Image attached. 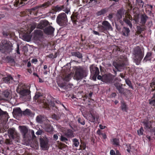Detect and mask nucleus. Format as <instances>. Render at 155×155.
<instances>
[{
  "label": "nucleus",
  "instance_id": "1",
  "mask_svg": "<svg viewBox=\"0 0 155 155\" xmlns=\"http://www.w3.org/2000/svg\"><path fill=\"white\" fill-rule=\"evenodd\" d=\"M30 85L27 84L19 83L17 87V92L18 93L22 98L28 100L31 97Z\"/></svg>",
  "mask_w": 155,
  "mask_h": 155
},
{
  "label": "nucleus",
  "instance_id": "2",
  "mask_svg": "<svg viewBox=\"0 0 155 155\" xmlns=\"http://www.w3.org/2000/svg\"><path fill=\"white\" fill-rule=\"evenodd\" d=\"M127 62V58L125 55L120 56L119 58V61L116 63L115 66L116 69H113L112 72L116 75L117 71H121V70L124 68Z\"/></svg>",
  "mask_w": 155,
  "mask_h": 155
},
{
  "label": "nucleus",
  "instance_id": "3",
  "mask_svg": "<svg viewBox=\"0 0 155 155\" xmlns=\"http://www.w3.org/2000/svg\"><path fill=\"white\" fill-rule=\"evenodd\" d=\"M87 75V71L85 68L82 67L78 66L75 69L74 78L76 80H79L85 78Z\"/></svg>",
  "mask_w": 155,
  "mask_h": 155
},
{
  "label": "nucleus",
  "instance_id": "4",
  "mask_svg": "<svg viewBox=\"0 0 155 155\" xmlns=\"http://www.w3.org/2000/svg\"><path fill=\"white\" fill-rule=\"evenodd\" d=\"M134 60L136 64L138 65L140 62L144 55V51L139 46L136 47L134 50Z\"/></svg>",
  "mask_w": 155,
  "mask_h": 155
},
{
  "label": "nucleus",
  "instance_id": "5",
  "mask_svg": "<svg viewBox=\"0 0 155 155\" xmlns=\"http://www.w3.org/2000/svg\"><path fill=\"white\" fill-rule=\"evenodd\" d=\"M12 45L9 41L4 40L0 43V50L2 53H10L13 50Z\"/></svg>",
  "mask_w": 155,
  "mask_h": 155
},
{
  "label": "nucleus",
  "instance_id": "6",
  "mask_svg": "<svg viewBox=\"0 0 155 155\" xmlns=\"http://www.w3.org/2000/svg\"><path fill=\"white\" fill-rule=\"evenodd\" d=\"M99 31L106 33L108 31H111L113 28L111 24L107 21H104L102 22V25H99L97 27Z\"/></svg>",
  "mask_w": 155,
  "mask_h": 155
},
{
  "label": "nucleus",
  "instance_id": "7",
  "mask_svg": "<svg viewBox=\"0 0 155 155\" xmlns=\"http://www.w3.org/2000/svg\"><path fill=\"white\" fill-rule=\"evenodd\" d=\"M68 21L66 15L64 12L58 15L56 18V22L60 26L65 27Z\"/></svg>",
  "mask_w": 155,
  "mask_h": 155
},
{
  "label": "nucleus",
  "instance_id": "8",
  "mask_svg": "<svg viewBox=\"0 0 155 155\" xmlns=\"http://www.w3.org/2000/svg\"><path fill=\"white\" fill-rule=\"evenodd\" d=\"M8 136L9 138L15 141V143H19L20 137L16 130L14 129H10L8 130Z\"/></svg>",
  "mask_w": 155,
  "mask_h": 155
},
{
  "label": "nucleus",
  "instance_id": "9",
  "mask_svg": "<svg viewBox=\"0 0 155 155\" xmlns=\"http://www.w3.org/2000/svg\"><path fill=\"white\" fill-rule=\"evenodd\" d=\"M91 76L92 79L94 81L96 80L97 77L99 74V68L95 66L94 64L91 65L90 67Z\"/></svg>",
  "mask_w": 155,
  "mask_h": 155
},
{
  "label": "nucleus",
  "instance_id": "10",
  "mask_svg": "<svg viewBox=\"0 0 155 155\" xmlns=\"http://www.w3.org/2000/svg\"><path fill=\"white\" fill-rule=\"evenodd\" d=\"M114 85L119 93L124 96H126V93L128 92V90L123 87L122 84L117 81L114 83Z\"/></svg>",
  "mask_w": 155,
  "mask_h": 155
},
{
  "label": "nucleus",
  "instance_id": "11",
  "mask_svg": "<svg viewBox=\"0 0 155 155\" xmlns=\"http://www.w3.org/2000/svg\"><path fill=\"white\" fill-rule=\"evenodd\" d=\"M48 139L46 138L41 137L40 139L41 147L43 150H47L48 149Z\"/></svg>",
  "mask_w": 155,
  "mask_h": 155
},
{
  "label": "nucleus",
  "instance_id": "12",
  "mask_svg": "<svg viewBox=\"0 0 155 155\" xmlns=\"http://www.w3.org/2000/svg\"><path fill=\"white\" fill-rule=\"evenodd\" d=\"M1 81L3 83L9 84H12L14 82L13 78L10 74L8 75L7 77L3 78Z\"/></svg>",
  "mask_w": 155,
  "mask_h": 155
},
{
  "label": "nucleus",
  "instance_id": "13",
  "mask_svg": "<svg viewBox=\"0 0 155 155\" xmlns=\"http://www.w3.org/2000/svg\"><path fill=\"white\" fill-rule=\"evenodd\" d=\"M114 78L110 74H104L103 75V82L111 84L113 82Z\"/></svg>",
  "mask_w": 155,
  "mask_h": 155
},
{
  "label": "nucleus",
  "instance_id": "14",
  "mask_svg": "<svg viewBox=\"0 0 155 155\" xmlns=\"http://www.w3.org/2000/svg\"><path fill=\"white\" fill-rule=\"evenodd\" d=\"M78 17V15L74 13H73L71 16V19L74 26H78L79 25L80 23L77 20Z\"/></svg>",
  "mask_w": 155,
  "mask_h": 155
},
{
  "label": "nucleus",
  "instance_id": "15",
  "mask_svg": "<svg viewBox=\"0 0 155 155\" xmlns=\"http://www.w3.org/2000/svg\"><path fill=\"white\" fill-rule=\"evenodd\" d=\"M42 35V32L40 30H35L33 35L34 39L36 41L39 40Z\"/></svg>",
  "mask_w": 155,
  "mask_h": 155
},
{
  "label": "nucleus",
  "instance_id": "16",
  "mask_svg": "<svg viewBox=\"0 0 155 155\" xmlns=\"http://www.w3.org/2000/svg\"><path fill=\"white\" fill-rule=\"evenodd\" d=\"M148 18L149 17L145 14L144 13L143 14H142L140 17V23L141 24L142 26H144Z\"/></svg>",
  "mask_w": 155,
  "mask_h": 155
},
{
  "label": "nucleus",
  "instance_id": "17",
  "mask_svg": "<svg viewBox=\"0 0 155 155\" xmlns=\"http://www.w3.org/2000/svg\"><path fill=\"white\" fill-rule=\"evenodd\" d=\"M99 116L98 115L93 114L91 112L89 116V121L91 122L94 123L96 121H97L99 119Z\"/></svg>",
  "mask_w": 155,
  "mask_h": 155
},
{
  "label": "nucleus",
  "instance_id": "18",
  "mask_svg": "<svg viewBox=\"0 0 155 155\" xmlns=\"http://www.w3.org/2000/svg\"><path fill=\"white\" fill-rule=\"evenodd\" d=\"M49 22L48 21L44 20L40 22V23L37 25V28L42 29L47 26Z\"/></svg>",
  "mask_w": 155,
  "mask_h": 155
},
{
  "label": "nucleus",
  "instance_id": "19",
  "mask_svg": "<svg viewBox=\"0 0 155 155\" xmlns=\"http://www.w3.org/2000/svg\"><path fill=\"white\" fill-rule=\"evenodd\" d=\"M54 30V28L51 26H49L45 28L44 29V32L46 34L51 35Z\"/></svg>",
  "mask_w": 155,
  "mask_h": 155
},
{
  "label": "nucleus",
  "instance_id": "20",
  "mask_svg": "<svg viewBox=\"0 0 155 155\" xmlns=\"http://www.w3.org/2000/svg\"><path fill=\"white\" fill-rule=\"evenodd\" d=\"M2 34L4 37L8 38H12L14 35V33L11 32L8 30L6 31H3Z\"/></svg>",
  "mask_w": 155,
  "mask_h": 155
},
{
  "label": "nucleus",
  "instance_id": "21",
  "mask_svg": "<svg viewBox=\"0 0 155 155\" xmlns=\"http://www.w3.org/2000/svg\"><path fill=\"white\" fill-rule=\"evenodd\" d=\"M43 128L45 131L52 133L53 131V128L51 125L49 124H45L43 126Z\"/></svg>",
  "mask_w": 155,
  "mask_h": 155
},
{
  "label": "nucleus",
  "instance_id": "22",
  "mask_svg": "<svg viewBox=\"0 0 155 155\" xmlns=\"http://www.w3.org/2000/svg\"><path fill=\"white\" fill-rule=\"evenodd\" d=\"M130 30L129 28L126 27H124L121 32L123 35L128 37L130 35Z\"/></svg>",
  "mask_w": 155,
  "mask_h": 155
},
{
  "label": "nucleus",
  "instance_id": "23",
  "mask_svg": "<svg viewBox=\"0 0 155 155\" xmlns=\"http://www.w3.org/2000/svg\"><path fill=\"white\" fill-rule=\"evenodd\" d=\"M24 138L25 137V135L28 132V128L25 126H20L19 127Z\"/></svg>",
  "mask_w": 155,
  "mask_h": 155
},
{
  "label": "nucleus",
  "instance_id": "24",
  "mask_svg": "<svg viewBox=\"0 0 155 155\" xmlns=\"http://www.w3.org/2000/svg\"><path fill=\"white\" fill-rule=\"evenodd\" d=\"M22 114L24 116H27L31 117H33L34 115L31 111L28 109H26L25 111H23Z\"/></svg>",
  "mask_w": 155,
  "mask_h": 155
},
{
  "label": "nucleus",
  "instance_id": "25",
  "mask_svg": "<svg viewBox=\"0 0 155 155\" xmlns=\"http://www.w3.org/2000/svg\"><path fill=\"white\" fill-rule=\"evenodd\" d=\"M13 112L14 115L18 116H21L22 114V111L20 107L14 108Z\"/></svg>",
  "mask_w": 155,
  "mask_h": 155
},
{
  "label": "nucleus",
  "instance_id": "26",
  "mask_svg": "<svg viewBox=\"0 0 155 155\" xmlns=\"http://www.w3.org/2000/svg\"><path fill=\"white\" fill-rule=\"evenodd\" d=\"M152 54L150 52H148L143 60V62H146L148 61H150L152 59Z\"/></svg>",
  "mask_w": 155,
  "mask_h": 155
},
{
  "label": "nucleus",
  "instance_id": "27",
  "mask_svg": "<svg viewBox=\"0 0 155 155\" xmlns=\"http://www.w3.org/2000/svg\"><path fill=\"white\" fill-rule=\"evenodd\" d=\"M151 122L149 120H146L144 121L143 123L144 126V128L146 129H149L152 127Z\"/></svg>",
  "mask_w": 155,
  "mask_h": 155
},
{
  "label": "nucleus",
  "instance_id": "28",
  "mask_svg": "<svg viewBox=\"0 0 155 155\" xmlns=\"http://www.w3.org/2000/svg\"><path fill=\"white\" fill-rule=\"evenodd\" d=\"M55 2V1L54 0H51L49 1H48L47 2H45L44 4L38 6L39 8H42L43 7H47L52 4L54 3Z\"/></svg>",
  "mask_w": 155,
  "mask_h": 155
},
{
  "label": "nucleus",
  "instance_id": "29",
  "mask_svg": "<svg viewBox=\"0 0 155 155\" xmlns=\"http://www.w3.org/2000/svg\"><path fill=\"white\" fill-rule=\"evenodd\" d=\"M71 54L72 56L77 57L79 59H81L83 57L82 54L78 51L72 52Z\"/></svg>",
  "mask_w": 155,
  "mask_h": 155
},
{
  "label": "nucleus",
  "instance_id": "30",
  "mask_svg": "<svg viewBox=\"0 0 155 155\" xmlns=\"http://www.w3.org/2000/svg\"><path fill=\"white\" fill-rule=\"evenodd\" d=\"M39 8V7H35L28 9V14H29L31 15H35L36 12L38 11V9Z\"/></svg>",
  "mask_w": 155,
  "mask_h": 155
},
{
  "label": "nucleus",
  "instance_id": "31",
  "mask_svg": "<svg viewBox=\"0 0 155 155\" xmlns=\"http://www.w3.org/2000/svg\"><path fill=\"white\" fill-rule=\"evenodd\" d=\"M27 0H15L14 2V5L15 6L18 7L20 6V5H22L23 4H25L24 2H26Z\"/></svg>",
  "mask_w": 155,
  "mask_h": 155
},
{
  "label": "nucleus",
  "instance_id": "32",
  "mask_svg": "<svg viewBox=\"0 0 155 155\" xmlns=\"http://www.w3.org/2000/svg\"><path fill=\"white\" fill-rule=\"evenodd\" d=\"M108 11V9L106 8L102 9L100 11L96 13L97 16H99L104 15Z\"/></svg>",
  "mask_w": 155,
  "mask_h": 155
},
{
  "label": "nucleus",
  "instance_id": "33",
  "mask_svg": "<svg viewBox=\"0 0 155 155\" xmlns=\"http://www.w3.org/2000/svg\"><path fill=\"white\" fill-rule=\"evenodd\" d=\"M112 142L113 145H115L116 146H120V140L119 139L117 138H114L111 140Z\"/></svg>",
  "mask_w": 155,
  "mask_h": 155
},
{
  "label": "nucleus",
  "instance_id": "34",
  "mask_svg": "<svg viewBox=\"0 0 155 155\" xmlns=\"http://www.w3.org/2000/svg\"><path fill=\"white\" fill-rule=\"evenodd\" d=\"M36 119L37 122L39 123H41L44 120V117L40 115L37 116Z\"/></svg>",
  "mask_w": 155,
  "mask_h": 155
},
{
  "label": "nucleus",
  "instance_id": "35",
  "mask_svg": "<svg viewBox=\"0 0 155 155\" xmlns=\"http://www.w3.org/2000/svg\"><path fill=\"white\" fill-rule=\"evenodd\" d=\"M120 108L122 111L126 112L127 111V105L126 103L124 101L121 102Z\"/></svg>",
  "mask_w": 155,
  "mask_h": 155
},
{
  "label": "nucleus",
  "instance_id": "36",
  "mask_svg": "<svg viewBox=\"0 0 155 155\" xmlns=\"http://www.w3.org/2000/svg\"><path fill=\"white\" fill-rule=\"evenodd\" d=\"M122 51V50L118 46H115V48L113 50V53L116 54H118L119 53Z\"/></svg>",
  "mask_w": 155,
  "mask_h": 155
},
{
  "label": "nucleus",
  "instance_id": "37",
  "mask_svg": "<svg viewBox=\"0 0 155 155\" xmlns=\"http://www.w3.org/2000/svg\"><path fill=\"white\" fill-rule=\"evenodd\" d=\"M65 135L68 137H73V133L72 131L70 129L68 130L65 133Z\"/></svg>",
  "mask_w": 155,
  "mask_h": 155
},
{
  "label": "nucleus",
  "instance_id": "38",
  "mask_svg": "<svg viewBox=\"0 0 155 155\" xmlns=\"http://www.w3.org/2000/svg\"><path fill=\"white\" fill-rule=\"evenodd\" d=\"M110 155H121V153L119 150H117L116 153L113 150H111L110 151Z\"/></svg>",
  "mask_w": 155,
  "mask_h": 155
},
{
  "label": "nucleus",
  "instance_id": "39",
  "mask_svg": "<svg viewBox=\"0 0 155 155\" xmlns=\"http://www.w3.org/2000/svg\"><path fill=\"white\" fill-rule=\"evenodd\" d=\"M130 20L127 18H124L123 19V21L124 22L129 26L130 28H131L132 25Z\"/></svg>",
  "mask_w": 155,
  "mask_h": 155
},
{
  "label": "nucleus",
  "instance_id": "40",
  "mask_svg": "<svg viewBox=\"0 0 155 155\" xmlns=\"http://www.w3.org/2000/svg\"><path fill=\"white\" fill-rule=\"evenodd\" d=\"M152 82L150 83V87L152 88V90H155V77L152 79Z\"/></svg>",
  "mask_w": 155,
  "mask_h": 155
},
{
  "label": "nucleus",
  "instance_id": "41",
  "mask_svg": "<svg viewBox=\"0 0 155 155\" xmlns=\"http://www.w3.org/2000/svg\"><path fill=\"white\" fill-rule=\"evenodd\" d=\"M73 145L76 147H77L80 144L78 140L76 138H74L72 139Z\"/></svg>",
  "mask_w": 155,
  "mask_h": 155
},
{
  "label": "nucleus",
  "instance_id": "42",
  "mask_svg": "<svg viewBox=\"0 0 155 155\" xmlns=\"http://www.w3.org/2000/svg\"><path fill=\"white\" fill-rule=\"evenodd\" d=\"M63 5L59 6L57 5L55 6L54 8L55 10L57 12L60 11L61 10L63 11Z\"/></svg>",
  "mask_w": 155,
  "mask_h": 155
},
{
  "label": "nucleus",
  "instance_id": "43",
  "mask_svg": "<svg viewBox=\"0 0 155 155\" xmlns=\"http://www.w3.org/2000/svg\"><path fill=\"white\" fill-rule=\"evenodd\" d=\"M126 83L133 90H134V87L132 84V83L130 81L129 79H127L125 80Z\"/></svg>",
  "mask_w": 155,
  "mask_h": 155
},
{
  "label": "nucleus",
  "instance_id": "44",
  "mask_svg": "<svg viewBox=\"0 0 155 155\" xmlns=\"http://www.w3.org/2000/svg\"><path fill=\"white\" fill-rule=\"evenodd\" d=\"M137 32L139 34H140L141 33V32L144 31V28L143 27H142L140 26H138L137 27Z\"/></svg>",
  "mask_w": 155,
  "mask_h": 155
},
{
  "label": "nucleus",
  "instance_id": "45",
  "mask_svg": "<svg viewBox=\"0 0 155 155\" xmlns=\"http://www.w3.org/2000/svg\"><path fill=\"white\" fill-rule=\"evenodd\" d=\"M8 115V114L6 111L2 110L0 108V117H6Z\"/></svg>",
  "mask_w": 155,
  "mask_h": 155
},
{
  "label": "nucleus",
  "instance_id": "46",
  "mask_svg": "<svg viewBox=\"0 0 155 155\" xmlns=\"http://www.w3.org/2000/svg\"><path fill=\"white\" fill-rule=\"evenodd\" d=\"M58 84L59 87H60L65 90H66V89H67V86L65 84L63 83H58Z\"/></svg>",
  "mask_w": 155,
  "mask_h": 155
},
{
  "label": "nucleus",
  "instance_id": "47",
  "mask_svg": "<svg viewBox=\"0 0 155 155\" xmlns=\"http://www.w3.org/2000/svg\"><path fill=\"white\" fill-rule=\"evenodd\" d=\"M37 26V24H33L31 26L29 33H30Z\"/></svg>",
  "mask_w": 155,
  "mask_h": 155
},
{
  "label": "nucleus",
  "instance_id": "48",
  "mask_svg": "<svg viewBox=\"0 0 155 155\" xmlns=\"http://www.w3.org/2000/svg\"><path fill=\"white\" fill-rule=\"evenodd\" d=\"M78 122L82 125H84L85 124V120L83 118H78Z\"/></svg>",
  "mask_w": 155,
  "mask_h": 155
},
{
  "label": "nucleus",
  "instance_id": "49",
  "mask_svg": "<svg viewBox=\"0 0 155 155\" xmlns=\"http://www.w3.org/2000/svg\"><path fill=\"white\" fill-rule=\"evenodd\" d=\"M60 140L62 142H64L67 144H68L67 141H68V139L67 138L61 136L60 138Z\"/></svg>",
  "mask_w": 155,
  "mask_h": 155
},
{
  "label": "nucleus",
  "instance_id": "50",
  "mask_svg": "<svg viewBox=\"0 0 155 155\" xmlns=\"http://www.w3.org/2000/svg\"><path fill=\"white\" fill-rule=\"evenodd\" d=\"M63 11L67 14H68L69 12H70V9L68 7H65L64 5H63Z\"/></svg>",
  "mask_w": 155,
  "mask_h": 155
},
{
  "label": "nucleus",
  "instance_id": "51",
  "mask_svg": "<svg viewBox=\"0 0 155 155\" xmlns=\"http://www.w3.org/2000/svg\"><path fill=\"white\" fill-rule=\"evenodd\" d=\"M143 130L142 127L140 128L139 130L137 131V132L138 135L139 136H141L143 134Z\"/></svg>",
  "mask_w": 155,
  "mask_h": 155
},
{
  "label": "nucleus",
  "instance_id": "52",
  "mask_svg": "<svg viewBox=\"0 0 155 155\" xmlns=\"http://www.w3.org/2000/svg\"><path fill=\"white\" fill-rule=\"evenodd\" d=\"M71 79V76L70 74H68L65 76L64 78V80L67 82L69 81Z\"/></svg>",
  "mask_w": 155,
  "mask_h": 155
},
{
  "label": "nucleus",
  "instance_id": "53",
  "mask_svg": "<svg viewBox=\"0 0 155 155\" xmlns=\"http://www.w3.org/2000/svg\"><path fill=\"white\" fill-rule=\"evenodd\" d=\"M2 94L5 97L7 98L9 95V93L8 91H5L3 92Z\"/></svg>",
  "mask_w": 155,
  "mask_h": 155
},
{
  "label": "nucleus",
  "instance_id": "54",
  "mask_svg": "<svg viewBox=\"0 0 155 155\" xmlns=\"http://www.w3.org/2000/svg\"><path fill=\"white\" fill-rule=\"evenodd\" d=\"M115 26L116 29L118 31H120V26L119 25V24L117 22H115Z\"/></svg>",
  "mask_w": 155,
  "mask_h": 155
},
{
  "label": "nucleus",
  "instance_id": "55",
  "mask_svg": "<svg viewBox=\"0 0 155 155\" xmlns=\"http://www.w3.org/2000/svg\"><path fill=\"white\" fill-rule=\"evenodd\" d=\"M80 149L81 150H84L86 148V145L84 143L81 144L80 146Z\"/></svg>",
  "mask_w": 155,
  "mask_h": 155
},
{
  "label": "nucleus",
  "instance_id": "56",
  "mask_svg": "<svg viewBox=\"0 0 155 155\" xmlns=\"http://www.w3.org/2000/svg\"><path fill=\"white\" fill-rule=\"evenodd\" d=\"M5 143L8 145H10L12 143V141L10 139H7L5 140Z\"/></svg>",
  "mask_w": 155,
  "mask_h": 155
},
{
  "label": "nucleus",
  "instance_id": "57",
  "mask_svg": "<svg viewBox=\"0 0 155 155\" xmlns=\"http://www.w3.org/2000/svg\"><path fill=\"white\" fill-rule=\"evenodd\" d=\"M125 17V18H127L131 21H132L133 20L132 17L130 14H127L126 15Z\"/></svg>",
  "mask_w": 155,
  "mask_h": 155
},
{
  "label": "nucleus",
  "instance_id": "58",
  "mask_svg": "<svg viewBox=\"0 0 155 155\" xmlns=\"http://www.w3.org/2000/svg\"><path fill=\"white\" fill-rule=\"evenodd\" d=\"M16 51L18 54H20V53L19 51V45L18 44H17V47L16 49Z\"/></svg>",
  "mask_w": 155,
  "mask_h": 155
},
{
  "label": "nucleus",
  "instance_id": "59",
  "mask_svg": "<svg viewBox=\"0 0 155 155\" xmlns=\"http://www.w3.org/2000/svg\"><path fill=\"white\" fill-rule=\"evenodd\" d=\"M7 59L9 62L13 63L15 62L14 59L11 57H8Z\"/></svg>",
  "mask_w": 155,
  "mask_h": 155
},
{
  "label": "nucleus",
  "instance_id": "60",
  "mask_svg": "<svg viewBox=\"0 0 155 155\" xmlns=\"http://www.w3.org/2000/svg\"><path fill=\"white\" fill-rule=\"evenodd\" d=\"M152 99L153 100L150 101V104L154 106L155 105V98H153L152 97Z\"/></svg>",
  "mask_w": 155,
  "mask_h": 155
},
{
  "label": "nucleus",
  "instance_id": "61",
  "mask_svg": "<svg viewBox=\"0 0 155 155\" xmlns=\"http://www.w3.org/2000/svg\"><path fill=\"white\" fill-rule=\"evenodd\" d=\"M117 14L122 16V15L124 14V13L123 10L121 9L117 11Z\"/></svg>",
  "mask_w": 155,
  "mask_h": 155
},
{
  "label": "nucleus",
  "instance_id": "62",
  "mask_svg": "<svg viewBox=\"0 0 155 155\" xmlns=\"http://www.w3.org/2000/svg\"><path fill=\"white\" fill-rule=\"evenodd\" d=\"M115 22H117L118 24H120L121 25H123V22L122 20L120 19H117L116 21Z\"/></svg>",
  "mask_w": 155,
  "mask_h": 155
},
{
  "label": "nucleus",
  "instance_id": "63",
  "mask_svg": "<svg viewBox=\"0 0 155 155\" xmlns=\"http://www.w3.org/2000/svg\"><path fill=\"white\" fill-rule=\"evenodd\" d=\"M107 17L109 20L110 21H111V20H112V19L113 17V14L112 13L110 14L107 16Z\"/></svg>",
  "mask_w": 155,
  "mask_h": 155
},
{
  "label": "nucleus",
  "instance_id": "64",
  "mask_svg": "<svg viewBox=\"0 0 155 155\" xmlns=\"http://www.w3.org/2000/svg\"><path fill=\"white\" fill-rule=\"evenodd\" d=\"M126 146L127 147V151L128 152L130 153V149H131V145L130 144L129 145H127Z\"/></svg>",
  "mask_w": 155,
  "mask_h": 155
}]
</instances>
